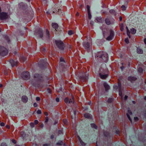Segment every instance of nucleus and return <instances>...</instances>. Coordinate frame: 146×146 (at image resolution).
<instances>
[{
  "mask_svg": "<svg viewBox=\"0 0 146 146\" xmlns=\"http://www.w3.org/2000/svg\"><path fill=\"white\" fill-rule=\"evenodd\" d=\"M97 59L101 62H106L108 59V56L107 53L104 52H99L97 54Z\"/></svg>",
  "mask_w": 146,
  "mask_h": 146,
  "instance_id": "f257e3e1",
  "label": "nucleus"
},
{
  "mask_svg": "<svg viewBox=\"0 0 146 146\" xmlns=\"http://www.w3.org/2000/svg\"><path fill=\"white\" fill-rule=\"evenodd\" d=\"M43 80V78L41 76L38 74H35L34 75V79L32 80V84L34 86H35L36 83L38 84L42 82Z\"/></svg>",
  "mask_w": 146,
  "mask_h": 146,
  "instance_id": "f03ea898",
  "label": "nucleus"
},
{
  "mask_svg": "<svg viewBox=\"0 0 146 146\" xmlns=\"http://www.w3.org/2000/svg\"><path fill=\"white\" fill-rule=\"evenodd\" d=\"M8 50L3 46H0V55L4 56L7 54Z\"/></svg>",
  "mask_w": 146,
  "mask_h": 146,
  "instance_id": "7ed1b4c3",
  "label": "nucleus"
},
{
  "mask_svg": "<svg viewBox=\"0 0 146 146\" xmlns=\"http://www.w3.org/2000/svg\"><path fill=\"white\" fill-rule=\"evenodd\" d=\"M56 44L60 49L63 50L64 48V44L63 42L60 40H56L55 41Z\"/></svg>",
  "mask_w": 146,
  "mask_h": 146,
  "instance_id": "20e7f679",
  "label": "nucleus"
},
{
  "mask_svg": "<svg viewBox=\"0 0 146 146\" xmlns=\"http://www.w3.org/2000/svg\"><path fill=\"white\" fill-rule=\"evenodd\" d=\"M108 33L109 36L106 38V39L107 40H110L112 39L114 37V31L111 30H110L109 32H108Z\"/></svg>",
  "mask_w": 146,
  "mask_h": 146,
  "instance_id": "39448f33",
  "label": "nucleus"
},
{
  "mask_svg": "<svg viewBox=\"0 0 146 146\" xmlns=\"http://www.w3.org/2000/svg\"><path fill=\"white\" fill-rule=\"evenodd\" d=\"M21 76L22 78L25 80L29 79L30 78V74L28 72H23L21 74Z\"/></svg>",
  "mask_w": 146,
  "mask_h": 146,
  "instance_id": "423d86ee",
  "label": "nucleus"
},
{
  "mask_svg": "<svg viewBox=\"0 0 146 146\" xmlns=\"http://www.w3.org/2000/svg\"><path fill=\"white\" fill-rule=\"evenodd\" d=\"M8 15L7 13L4 12L0 13V19L1 20H3L7 18Z\"/></svg>",
  "mask_w": 146,
  "mask_h": 146,
  "instance_id": "0eeeda50",
  "label": "nucleus"
},
{
  "mask_svg": "<svg viewBox=\"0 0 146 146\" xmlns=\"http://www.w3.org/2000/svg\"><path fill=\"white\" fill-rule=\"evenodd\" d=\"M118 84L119 90V96H121V98H122L123 96L121 90V84L120 81H119L118 80Z\"/></svg>",
  "mask_w": 146,
  "mask_h": 146,
  "instance_id": "6e6552de",
  "label": "nucleus"
},
{
  "mask_svg": "<svg viewBox=\"0 0 146 146\" xmlns=\"http://www.w3.org/2000/svg\"><path fill=\"white\" fill-rule=\"evenodd\" d=\"M64 102L66 103H67L68 102V103L70 104H71V103H73L74 102V99L72 97V99H70L69 100L68 99V98H66L64 99Z\"/></svg>",
  "mask_w": 146,
  "mask_h": 146,
  "instance_id": "1a4fd4ad",
  "label": "nucleus"
},
{
  "mask_svg": "<svg viewBox=\"0 0 146 146\" xmlns=\"http://www.w3.org/2000/svg\"><path fill=\"white\" fill-rule=\"evenodd\" d=\"M115 20L113 19L112 20L110 21V19L108 18H106L105 20L106 23L108 25H110L114 23Z\"/></svg>",
  "mask_w": 146,
  "mask_h": 146,
  "instance_id": "9d476101",
  "label": "nucleus"
},
{
  "mask_svg": "<svg viewBox=\"0 0 146 146\" xmlns=\"http://www.w3.org/2000/svg\"><path fill=\"white\" fill-rule=\"evenodd\" d=\"M83 46L86 50L88 51L90 47V45L89 42H87L84 43L83 44Z\"/></svg>",
  "mask_w": 146,
  "mask_h": 146,
  "instance_id": "9b49d317",
  "label": "nucleus"
},
{
  "mask_svg": "<svg viewBox=\"0 0 146 146\" xmlns=\"http://www.w3.org/2000/svg\"><path fill=\"white\" fill-rule=\"evenodd\" d=\"M10 62L11 63V65L12 66H16L18 65L19 62H18L16 61H15L12 60H10Z\"/></svg>",
  "mask_w": 146,
  "mask_h": 146,
  "instance_id": "f8f14e48",
  "label": "nucleus"
},
{
  "mask_svg": "<svg viewBox=\"0 0 146 146\" xmlns=\"http://www.w3.org/2000/svg\"><path fill=\"white\" fill-rule=\"evenodd\" d=\"M36 33L39 36L40 38H42L43 37V33L42 30L39 29Z\"/></svg>",
  "mask_w": 146,
  "mask_h": 146,
  "instance_id": "ddd939ff",
  "label": "nucleus"
},
{
  "mask_svg": "<svg viewBox=\"0 0 146 146\" xmlns=\"http://www.w3.org/2000/svg\"><path fill=\"white\" fill-rule=\"evenodd\" d=\"M28 100L27 97L25 96H23L22 97V100L24 103H26Z\"/></svg>",
  "mask_w": 146,
  "mask_h": 146,
  "instance_id": "4468645a",
  "label": "nucleus"
},
{
  "mask_svg": "<svg viewBox=\"0 0 146 146\" xmlns=\"http://www.w3.org/2000/svg\"><path fill=\"white\" fill-rule=\"evenodd\" d=\"M129 108H128V113H127V117H128L129 119L131 122V119L129 114L130 115H132V113L131 112V111L129 110Z\"/></svg>",
  "mask_w": 146,
  "mask_h": 146,
  "instance_id": "2eb2a0df",
  "label": "nucleus"
},
{
  "mask_svg": "<svg viewBox=\"0 0 146 146\" xmlns=\"http://www.w3.org/2000/svg\"><path fill=\"white\" fill-rule=\"evenodd\" d=\"M96 20L98 22L102 23L104 21L103 18L101 17H97L96 19Z\"/></svg>",
  "mask_w": 146,
  "mask_h": 146,
  "instance_id": "dca6fc26",
  "label": "nucleus"
},
{
  "mask_svg": "<svg viewBox=\"0 0 146 146\" xmlns=\"http://www.w3.org/2000/svg\"><path fill=\"white\" fill-rule=\"evenodd\" d=\"M136 79L137 78L134 77H129L128 78V80L131 82L135 81Z\"/></svg>",
  "mask_w": 146,
  "mask_h": 146,
  "instance_id": "f3484780",
  "label": "nucleus"
},
{
  "mask_svg": "<svg viewBox=\"0 0 146 146\" xmlns=\"http://www.w3.org/2000/svg\"><path fill=\"white\" fill-rule=\"evenodd\" d=\"M99 75L101 78L103 79H105L108 77V74H103L102 73H100Z\"/></svg>",
  "mask_w": 146,
  "mask_h": 146,
  "instance_id": "a211bd4d",
  "label": "nucleus"
},
{
  "mask_svg": "<svg viewBox=\"0 0 146 146\" xmlns=\"http://www.w3.org/2000/svg\"><path fill=\"white\" fill-rule=\"evenodd\" d=\"M52 27L55 29V30L57 31L56 29H57L58 27V25L55 23H52Z\"/></svg>",
  "mask_w": 146,
  "mask_h": 146,
  "instance_id": "6ab92c4d",
  "label": "nucleus"
},
{
  "mask_svg": "<svg viewBox=\"0 0 146 146\" xmlns=\"http://www.w3.org/2000/svg\"><path fill=\"white\" fill-rule=\"evenodd\" d=\"M104 87L106 91L110 89L109 86L106 83L104 84Z\"/></svg>",
  "mask_w": 146,
  "mask_h": 146,
  "instance_id": "aec40b11",
  "label": "nucleus"
},
{
  "mask_svg": "<svg viewBox=\"0 0 146 146\" xmlns=\"http://www.w3.org/2000/svg\"><path fill=\"white\" fill-rule=\"evenodd\" d=\"M85 117L87 118H91L92 117L91 115L88 113H86L84 115Z\"/></svg>",
  "mask_w": 146,
  "mask_h": 146,
  "instance_id": "412c9836",
  "label": "nucleus"
},
{
  "mask_svg": "<svg viewBox=\"0 0 146 146\" xmlns=\"http://www.w3.org/2000/svg\"><path fill=\"white\" fill-rule=\"evenodd\" d=\"M137 52L139 54H142L143 53V51L142 49L139 48H137Z\"/></svg>",
  "mask_w": 146,
  "mask_h": 146,
  "instance_id": "4be33fe9",
  "label": "nucleus"
},
{
  "mask_svg": "<svg viewBox=\"0 0 146 146\" xmlns=\"http://www.w3.org/2000/svg\"><path fill=\"white\" fill-rule=\"evenodd\" d=\"M78 139L79 140V141H80V143L81 144L83 145V146H84L85 145V143H84L82 141V140H81V139L79 137H78Z\"/></svg>",
  "mask_w": 146,
  "mask_h": 146,
  "instance_id": "5701e85b",
  "label": "nucleus"
},
{
  "mask_svg": "<svg viewBox=\"0 0 146 146\" xmlns=\"http://www.w3.org/2000/svg\"><path fill=\"white\" fill-rule=\"evenodd\" d=\"M136 30L134 28H132L131 29V33L132 34H134L136 33Z\"/></svg>",
  "mask_w": 146,
  "mask_h": 146,
  "instance_id": "b1692460",
  "label": "nucleus"
},
{
  "mask_svg": "<svg viewBox=\"0 0 146 146\" xmlns=\"http://www.w3.org/2000/svg\"><path fill=\"white\" fill-rule=\"evenodd\" d=\"M74 31L72 30H70L68 31V33L69 35H72L74 34Z\"/></svg>",
  "mask_w": 146,
  "mask_h": 146,
  "instance_id": "393cba45",
  "label": "nucleus"
},
{
  "mask_svg": "<svg viewBox=\"0 0 146 146\" xmlns=\"http://www.w3.org/2000/svg\"><path fill=\"white\" fill-rule=\"evenodd\" d=\"M126 28L127 29V35H128L129 38H130V32H129V30L127 27H126Z\"/></svg>",
  "mask_w": 146,
  "mask_h": 146,
  "instance_id": "a878e982",
  "label": "nucleus"
},
{
  "mask_svg": "<svg viewBox=\"0 0 146 146\" xmlns=\"http://www.w3.org/2000/svg\"><path fill=\"white\" fill-rule=\"evenodd\" d=\"M120 29L121 31H123V25L122 23L120 25Z\"/></svg>",
  "mask_w": 146,
  "mask_h": 146,
  "instance_id": "bb28decb",
  "label": "nucleus"
},
{
  "mask_svg": "<svg viewBox=\"0 0 146 146\" xmlns=\"http://www.w3.org/2000/svg\"><path fill=\"white\" fill-rule=\"evenodd\" d=\"M88 18L90 20L92 18V16L90 12H88Z\"/></svg>",
  "mask_w": 146,
  "mask_h": 146,
  "instance_id": "cd10ccee",
  "label": "nucleus"
},
{
  "mask_svg": "<svg viewBox=\"0 0 146 146\" xmlns=\"http://www.w3.org/2000/svg\"><path fill=\"white\" fill-rule=\"evenodd\" d=\"M26 58L24 57H22L21 58L20 61L21 62H23L26 60Z\"/></svg>",
  "mask_w": 146,
  "mask_h": 146,
  "instance_id": "c85d7f7f",
  "label": "nucleus"
},
{
  "mask_svg": "<svg viewBox=\"0 0 146 146\" xmlns=\"http://www.w3.org/2000/svg\"><path fill=\"white\" fill-rule=\"evenodd\" d=\"M139 72L140 73L143 72V69L141 68H139L138 69Z\"/></svg>",
  "mask_w": 146,
  "mask_h": 146,
  "instance_id": "c756f323",
  "label": "nucleus"
},
{
  "mask_svg": "<svg viewBox=\"0 0 146 146\" xmlns=\"http://www.w3.org/2000/svg\"><path fill=\"white\" fill-rule=\"evenodd\" d=\"M113 101V99L112 98H109L108 100V102L109 103H111Z\"/></svg>",
  "mask_w": 146,
  "mask_h": 146,
  "instance_id": "7c9ffc66",
  "label": "nucleus"
},
{
  "mask_svg": "<svg viewBox=\"0 0 146 146\" xmlns=\"http://www.w3.org/2000/svg\"><path fill=\"white\" fill-rule=\"evenodd\" d=\"M91 126L92 127L94 128L95 129L97 128V127L96 125L94 123L91 124Z\"/></svg>",
  "mask_w": 146,
  "mask_h": 146,
  "instance_id": "2f4dec72",
  "label": "nucleus"
},
{
  "mask_svg": "<svg viewBox=\"0 0 146 146\" xmlns=\"http://www.w3.org/2000/svg\"><path fill=\"white\" fill-rule=\"evenodd\" d=\"M46 35L47 36H48V38H49V31H48L47 30H46Z\"/></svg>",
  "mask_w": 146,
  "mask_h": 146,
  "instance_id": "473e14b6",
  "label": "nucleus"
},
{
  "mask_svg": "<svg viewBox=\"0 0 146 146\" xmlns=\"http://www.w3.org/2000/svg\"><path fill=\"white\" fill-rule=\"evenodd\" d=\"M86 7H87L88 12H90V6L88 5H87Z\"/></svg>",
  "mask_w": 146,
  "mask_h": 146,
  "instance_id": "72a5a7b5",
  "label": "nucleus"
},
{
  "mask_svg": "<svg viewBox=\"0 0 146 146\" xmlns=\"http://www.w3.org/2000/svg\"><path fill=\"white\" fill-rule=\"evenodd\" d=\"M121 8L123 10H125L126 9L124 5H123L121 6Z\"/></svg>",
  "mask_w": 146,
  "mask_h": 146,
  "instance_id": "f704fd0d",
  "label": "nucleus"
},
{
  "mask_svg": "<svg viewBox=\"0 0 146 146\" xmlns=\"http://www.w3.org/2000/svg\"><path fill=\"white\" fill-rule=\"evenodd\" d=\"M63 121L65 124L67 125V124L68 122L66 119H64L63 120Z\"/></svg>",
  "mask_w": 146,
  "mask_h": 146,
  "instance_id": "c9c22d12",
  "label": "nucleus"
},
{
  "mask_svg": "<svg viewBox=\"0 0 146 146\" xmlns=\"http://www.w3.org/2000/svg\"><path fill=\"white\" fill-rule=\"evenodd\" d=\"M34 123L35 124V125H36L38 123V121L37 120H35L34 121Z\"/></svg>",
  "mask_w": 146,
  "mask_h": 146,
  "instance_id": "e433bc0d",
  "label": "nucleus"
},
{
  "mask_svg": "<svg viewBox=\"0 0 146 146\" xmlns=\"http://www.w3.org/2000/svg\"><path fill=\"white\" fill-rule=\"evenodd\" d=\"M37 113L38 114H40L42 112L40 110H38L37 111Z\"/></svg>",
  "mask_w": 146,
  "mask_h": 146,
  "instance_id": "4c0bfd02",
  "label": "nucleus"
},
{
  "mask_svg": "<svg viewBox=\"0 0 146 146\" xmlns=\"http://www.w3.org/2000/svg\"><path fill=\"white\" fill-rule=\"evenodd\" d=\"M125 41L127 44H128L129 42V40L127 38L125 39Z\"/></svg>",
  "mask_w": 146,
  "mask_h": 146,
  "instance_id": "58836bf2",
  "label": "nucleus"
},
{
  "mask_svg": "<svg viewBox=\"0 0 146 146\" xmlns=\"http://www.w3.org/2000/svg\"><path fill=\"white\" fill-rule=\"evenodd\" d=\"M30 125L32 127H33L35 126L34 123H30Z\"/></svg>",
  "mask_w": 146,
  "mask_h": 146,
  "instance_id": "ea45409f",
  "label": "nucleus"
},
{
  "mask_svg": "<svg viewBox=\"0 0 146 146\" xmlns=\"http://www.w3.org/2000/svg\"><path fill=\"white\" fill-rule=\"evenodd\" d=\"M5 39L7 40V41L9 42V38L7 36H5Z\"/></svg>",
  "mask_w": 146,
  "mask_h": 146,
  "instance_id": "a19ab883",
  "label": "nucleus"
},
{
  "mask_svg": "<svg viewBox=\"0 0 146 146\" xmlns=\"http://www.w3.org/2000/svg\"><path fill=\"white\" fill-rule=\"evenodd\" d=\"M39 126L41 128H42L43 127L44 125L42 123H40L39 124Z\"/></svg>",
  "mask_w": 146,
  "mask_h": 146,
  "instance_id": "79ce46f5",
  "label": "nucleus"
},
{
  "mask_svg": "<svg viewBox=\"0 0 146 146\" xmlns=\"http://www.w3.org/2000/svg\"><path fill=\"white\" fill-rule=\"evenodd\" d=\"M36 100L37 101H39L40 100V98L39 97H37L36 98Z\"/></svg>",
  "mask_w": 146,
  "mask_h": 146,
  "instance_id": "37998d69",
  "label": "nucleus"
},
{
  "mask_svg": "<svg viewBox=\"0 0 146 146\" xmlns=\"http://www.w3.org/2000/svg\"><path fill=\"white\" fill-rule=\"evenodd\" d=\"M48 120V117H46L45 118V122L46 123L47 122Z\"/></svg>",
  "mask_w": 146,
  "mask_h": 146,
  "instance_id": "c03bdc74",
  "label": "nucleus"
},
{
  "mask_svg": "<svg viewBox=\"0 0 146 146\" xmlns=\"http://www.w3.org/2000/svg\"><path fill=\"white\" fill-rule=\"evenodd\" d=\"M12 142L14 144H15L16 143V141L15 139H13L12 140Z\"/></svg>",
  "mask_w": 146,
  "mask_h": 146,
  "instance_id": "a18cd8bd",
  "label": "nucleus"
},
{
  "mask_svg": "<svg viewBox=\"0 0 146 146\" xmlns=\"http://www.w3.org/2000/svg\"><path fill=\"white\" fill-rule=\"evenodd\" d=\"M134 119L135 121H137L138 120V118L137 117H134Z\"/></svg>",
  "mask_w": 146,
  "mask_h": 146,
  "instance_id": "49530a36",
  "label": "nucleus"
},
{
  "mask_svg": "<svg viewBox=\"0 0 146 146\" xmlns=\"http://www.w3.org/2000/svg\"><path fill=\"white\" fill-rule=\"evenodd\" d=\"M0 125L2 126H5V123H4L2 122L0 123Z\"/></svg>",
  "mask_w": 146,
  "mask_h": 146,
  "instance_id": "de8ad7c7",
  "label": "nucleus"
},
{
  "mask_svg": "<svg viewBox=\"0 0 146 146\" xmlns=\"http://www.w3.org/2000/svg\"><path fill=\"white\" fill-rule=\"evenodd\" d=\"M60 61L61 62H64V60L63 58H60Z\"/></svg>",
  "mask_w": 146,
  "mask_h": 146,
  "instance_id": "09e8293b",
  "label": "nucleus"
},
{
  "mask_svg": "<svg viewBox=\"0 0 146 146\" xmlns=\"http://www.w3.org/2000/svg\"><path fill=\"white\" fill-rule=\"evenodd\" d=\"M62 133V132L61 131L59 130L58 131V135H59V134Z\"/></svg>",
  "mask_w": 146,
  "mask_h": 146,
  "instance_id": "8fccbe9b",
  "label": "nucleus"
},
{
  "mask_svg": "<svg viewBox=\"0 0 146 146\" xmlns=\"http://www.w3.org/2000/svg\"><path fill=\"white\" fill-rule=\"evenodd\" d=\"M33 106L34 107H36L37 106V104L36 103H35L34 104Z\"/></svg>",
  "mask_w": 146,
  "mask_h": 146,
  "instance_id": "3c124183",
  "label": "nucleus"
},
{
  "mask_svg": "<svg viewBox=\"0 0 146 146\" xmlns=\"http://www.w3.org/2000/svg\"><path fill=\"white\" fill-rule=\"evenodd\" d=\"M1 146H6V145L5 143H2L1 144Z\"/></svg>",
  "mask_w": 146,
  "mask_h": 146,
  "instance_id": "603ef678",
  "label": "nucleus"
},
{
  "mask_svg": "<svg viewBox=\"0 0 146 146\" xmlns=\"http://www.w3.org/2000/svg\"><path fill=\"white\" fill-rule=\"evenodd\" d=\"M79 13L78 12H77L75 16H76L78 17L79 16Z\"/></svg>",
  "mask_w": 146,
  "mask_h": 146,
  "instance_id": "864d4df0",
  "label": "nucleus"
},
{
  "mask_svg": "<svg viewBox=\"0 0 146 146\" xmlns=\"http://www.w3.org/2000/svg\"><path fill=\"white\" fill-rule=\"evenodd\" d=\"M83 5H82V4L79 7L80 9H82L83 7Z\"/></svg>",
  "mask_w": 146,
  "mask_h": 146,
  "instance_id": "5fc2aeb1",
  "label": "nucleus"
},
{
  "mask_svg": "<svg viewBox=\"0 0 146 146\" xmlns=\"http://www.w3.org/2000/svg\"><path fill=\"white\" fill-rule=\"evenodd\" d=\"M44 114L46 116H47L48 115V113L47 112H45Z\"/></svg>",
  "mask_w": 146,
  "mask_h": 146,
  "instance_id": "6e6d98bb",
  "label": "nucleus"
},
{
  "mask_svg": "<svg viewBox=\"0 0 146 146\" xmlns=\"http://www.w3.org/2000/svg\"><path fill=\"white\" fill-rule=\"evenodd\" d=\"M56 101L57 102H58L59 101V98H56Z\"/></svg>",
  "mask_w": 146,
  "mask_h": 146,
  "instance_id": "4d7b16f0",
  "label": "nucleus"
},
{
  "mask_svg": "<svg viewBox=\"0 0 146 146\" xmlns=\"http://www.w3.org/2000/svg\"><path fill=\"white\" fill-rule=\"evenodd\" d=\"M128 96H125L124 97L125 100L127 99Z\"/></svg>",
  "mask_w": 146,
  "mask_h": 146,
  "instance_id": "13d9d810",
  "label": "nucleus"
},
{
  "mask_svg": "<svg viewBox=\"0 0 146 146\" xmlns=\"http://www.w3.org/2000/svg\"><path fill=\"white\" fill-rule=\"evenodd\" d=\"M110 12L111 13V12H115V11L113 10H111L110 11Z\"/></svg>",
  "mask_w": 146,
  "mask_h": 146,
  "instance_id": "bf43d9fd",
  "label": "nucleus"
},
{
  "mask_svg": "<svg viewBox=\"0 0 146 146\" xmlns=\"http://www.w3.org/2000/svg\"><path fill=\"white\" fill-rule=\"evenodd\" d=\"M54 137V136L53 135H51V136L50 137H51V139H53Z\"/></svg>",
  "mask_w": 146,
  "mask_h": 146,
  "instance_id": "052dcab7",
  "label": "nucleus"
},
{
  "mask_svg": "<svg viewBox=\"0 0 146 146\" xmlns=\"http://www.w3.org/2000/svg\"><path fill=\"white\" fill-rule=\"evenodd\" d=\"M144 42L146 44V38H145L144 40Z\"/></svg>",
  "mask_w": 146,
  "mask_h": 146,
  "instance_id": "680f3d73",
  "label": "nucleus"
},
{
  "mask_svg": "<svg viewBox=\"0 0 146 146\" xmlns=\"http://www.w3.org/2000/svg\"><path fill=\"white\" fill-rule=\"evenodd\" d=\"M119 20L120 21H122V17H120L119 18Z\"/></svg>",
  "mask_w": 146,
  "mask_h": 146,
  "instance_id": "e2e57ef3",
  "label": "nucleus"
},
{
  "mask_svg": "<svg viewBox=\"0 0 146 146\" xmlns=\"http://www.w3.org/2000/svg\"><path fill=\"white\" fill-rule=\"evenodd\" d=\"M3 87V85L1 84H0V88H1Z\"/></svg>",
  "mask_w": 146,
  "mask_h": 146,
  "instance_id": "0e129e2a",
  "label": "nucleus"
},
{
  "mask_svg": "<svg viewBox=\"0 0 146 146\" xmlns=\"http://www.w3.org/2000/svg\"><path fill=\"white\" fill-rule=\"evenodd\" d=\"M124 68V67L123 66H122V67H121V68L122 70H123Z\"/></svg>",
  "mask_w": 146,
  "mask_h": 146,
  "instance_id": "69168bd1",
  "label": "nucleus"
},
{
  "mask_svg": "<svg viewBox=\"0 0 146 146\" xmlns=\"http://www.w3.org/2000/svg\"><path fill=\"white\" fill-rule=\"evenodd\" d=\"M44 146H48V144H45L44 145Z\"/></svg>",
  "mask_w": 146,
  "mask_h": 146,
  "instance_id": "338daca9",
  "label": "nucleus"
},
{
  "mask_svg": "<svg viewBox=\"0 0 146 146\" xmlns=\"http://www.w3.org/2000/svg\"><path fill=\"white\" fill-rule=\"evenodd\" d=\"M132 102L134 104H135V101H133Z\"/></svg>",
  "mask_w": 146,
  "mask_h": 146,
  "instance_id": "774afa93",
  "label": "nucleus"
}]
</instances>
